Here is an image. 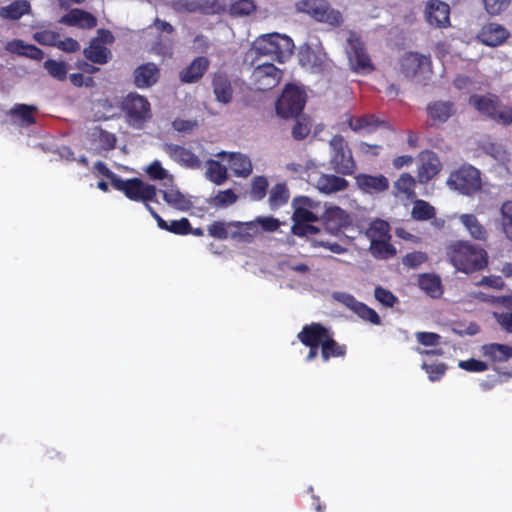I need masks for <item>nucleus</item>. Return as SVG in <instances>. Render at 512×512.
Here are the masks:
<instances>
[{
  "mask_svg": "<svg viewBox=\"0 0 512 512\" xmlns=\"http://www.w3.org/2000/svg\"><path fill=\"white\" fill-rule=\"evenodd\" d=\"M445 251L449 262L458 271L467 274L480 271L488 264L486 250L467 240L451 241Z\"/></svg>",
  "mask_w": 512,
  "mask_h": 512,
  "instance_id": "obj_1",
  "label": "nucleus"
},
{
  "mask_svg": "<svg viewBox=\"0 0 512 512\" xmlns=\"http://www.w3.org/2000/svg\"><path fill=\"white\" fill-rule=\"evenodd\" d=\"M253 49L258 55L283 63L293 54L294 43L289 36L274 32L257 37Z\"/></svg>",
  "mask_w": 512,
  "mask_h": 512,
  "instance_id": "obj_2",
  "label": "nucleus"
},
{
  "mask_svg": "<svg viewBox=\"0 0 512 512\" xmlns=\"http://www.w3.org/2000/svg\"><path fill=\"white\" fill-rule=\"evenodd\" d=\"M116 190L121 191L124 195L135 202H142L145 208L151 213L155 210L150 202L158 203L157 188L155 185L147 183L140 178L133 177L129 179H120L117 181Z\"/></svg>",
  "mask_w": 512,
  "mask_h": 512,
  "instance_id": "obj_3",
  "label": "nucleus"
},
{
  "mask_svg": "<svg viewBox=\"0 0 512 512\" xmlns=\"http://www.w3.org/2000/svg\"><path fill=\"white\" fill-rule=\"evenodd\" d=\"M447 184L451 189L471 196L482 189L481 173L474 166L464 164L450 173Z\"/></svg>",
  "mask_w": 512,
  "mask_h": 512,
  "instance_id": "obj_4",
  "label": "nucleus"
},
{
  "mask_svg": "<svg viewBox=\"0 0 512 512\" xmlns=\"http://www.w3.org/2000/svg\"><path fill=\"white\" fill-rule=\"evenodd\" d=\"M472 105L481 114L504 125L512 124V107H502L499 97L494 94L477 95L469 98Z\"/></svg>",
  "mask_w": 512,
  "mask_h": 512,
  "instance_id": "obj_5",
  "label": "nucleus"
},
{
  "mask_svg": "<svg viewBox=\"0 0 512 512\" xmlns=\"http://www.w3.org/2000/svg\"><path fill=\"white\" fill-rule=\"evenodd\" d=\"M329 146L331 168L338 174L352 175L357 165L344 137L339 134L334 135L329 141Z\"/></svg>",
  "mask_w": 512,
  "mask_h": 512,
  "instance_id": "obj_6",
  "label": "nucleus"
},
{
  "mask_svg": "<svg viewBox=\"0 0 512 512\" xmlns=\"http://www.w3.org/2000/svg\"><path fill=\"white\" fill-rule=\"evenodd\" d=\"M306 92L295 84H287L276 101V112L282 118H296L304 109Z\"/></svg>",
  "mask_w": 512,
  "mask_h": 512,
  "instance_id": "obj_7",
  "label": "nucleus"
},
{
  "mask_svg": "<svg viewBox=\"0 0 512 512\" xmlns=\"http://www.w3.org/2000/svg\"><path fill=\"white\" fill-rule=\"evenodd\" d=\"M297 12L306 13L314 20L339 27L343 23L340 11L330 7L325 0H300L295 3Z\"/></svg>",
  "mask_w": 512,
  "mask_h": 512,
  "instance_id": "obj_8",
  "label": "nucleus"
},
{
  "mask_svg": "<svg viewBox=\"0 0 512 512\" xmlns=\"http://www.w3.org/2000/svg\"><path fill=\"white\" fill-rule=\"evenodd\" d=\"M122 110L125 113L127 123L135 129H142L145 123L152 118L149 101L146 97L137 93H129L125 97Z\"/></svg>",
  "mask_w": 512,
  "mask_h": 512,
  "instance_id": "obj_9",
  "label": "nucleus"
},
{
  "mask_svg": "<svg viewBox=\"0 0 512 512\" xmlns=\"http://www.w3.org/2000/svg\"><path fill=\"white\" fill-rule=\"evenodd\" d=\"M399 69L405 78L421 82L432 73L431 58L417 52H406L400 58Z\"/></svg>",
  "mask_w": 512,
  "mask_h": 512,
  "instance_id": "obj_10",
  "label": "nucleus"
},
{
  "mask_svg": "<svg viewBox=\"0 0 512 512\" xmlns=\"http://www.w3.org/2000/svg\"><path fill=\"white\" fill-rule=\"evenodd\" d=\"M281 78L282 71L269 62L258 64L251 74L252 84L260 91H267L276 87Z\"/></svg>",
  "mask_w": 512,
  "mask_h": 512,
  "instance_id": "obj_11",
  "label": "nucleus"
},
{
  "mask_svg": "<svg viewBox=\"0 0 512 512\" xmlns=\"http://www.w3.org/2000/svg\"><path fill=\"white\" fill-rule=\"evenodd\" d=\"M347 55L353 71L357 73H370L375 69L364 43L359 39H349Z\"/></svg>",
  "mask_w": 512,
  "mask_h": 512,
  "instance_id": "obj_12",
  "label": "nucleus"
},
{
  "mask_svg": "<svg viewBox=\"0 0 512 512\" xmlns=\"http://www.w3.org/2000/svg\"><path fill=\"white\" fill-rule=\"evenodd\" d=\"M317 332L320 333L321 357L324 362L331 358H342L346 355L347 347L345 344H339L333 337L330 329L316 322Z\"/></svg>",
  "mask_w": 512,
  "mask_h": 512,
  "instance_id": "obj_13",
  "label": "nucleus"
},
{
  "mask_svg": "<svg viewBox=\"0 0 512 512\" xmlns=\"http://www.w3.org/2000/svg\"><path fill=\"white\" fill-rule=\"evenodd\" d=\"M425 19L435 28H448L450 23V6L441 0H429L425 6Z\"/></svg>",
  "mask_w": 512,
  "mask_h": 512,
  "instance_id": "obj_14",
  "label": "nucleus"
},
{
  "mask_svg": "<svg viewBox=\"0 0 512 512\" xmlns=\"http://www.w3.org/2000/svg\"><path fill=\"white\" fill-rule=\"evenodd\" d=\"M355 184L361 192L369 195L384 193L390 187L388 178L383 174L359 173L355 176Z\"/></svg>",
  "mask_w": 512,
  "mask_h": 512,
  "instance_id": "obj_15",
  "label": "nucleus"
},
{
  "mask_svg": "<svg viewBox=\"0 0 512 512\" xmlns=\"http://www.w3.org/2000/svg\"><path fill=\"white\" fill-rule=\"evenodd\" d=\"M165 153L175 162L187 168L198 169L201 167V160L191 150L173 143L163 144Z\"/></svg>",
  "mask_w": 512,
  "mask_h": 512,
  "instance_id": "obj_16",
  "label": "nucleus"
},
{
  "mask_svg": "<svg viewBox=\"0 0 512 512\" xmlns=\"http://www.w3.org/2000/svg\"><path fill=\"white\" fill-rule=\"evenodd\" d=\"M320 333L317 332L316 322L303 326L302 330L298 333L297 338L299 341L309 348L306 361H312L318 356V349L320 348Z\"/></svg>",
  "mask_w": 512,
  "mask_h": 512,
  "instance_id": "obj_17",
  "label": "nucleus"
},
{
  "mask_svg": "<svg viewBox=\"0 0 512 512\" xmlns=\"http://www.w3.org/2000/svg\"><path fill=\"white\" fill-rule=\"evenodd\" d=\"M509 37V32L505 27L497 23H489L485 25L479 35V40L490 47H496L503 44Z\"/></svg>",
  "mask_w": 512,
  "mask_h": 512,
  "instance_id": "obj_18",
  "label": "nucleus"
},
{
  "mask_svg": "<svg viewBox=\"0 0 512 512\" xmlns=\"http://www.w3.org/2000/svg\"><path fill=\"white\" fill-rule=\"evenodd\" d=\"M427 115L432 125L445 123L455 114V105L451 101H434L426 107Z\"/></svg>",
  "mask_w": 512,
  "mask_h": 512,
  "instance_id": "obj_19",
  "label": "nucleus"
},
{
  "mask_svg": "<svg viewBox=\"0 0 512 512\" xmlns=\"http://www.w3.org/2000/svg\"><path fill=\"white\" fill-rule=\"evenodd\" d=\"M160 70L154 63L148 62L138 66L133 73L134 84L138 88L153 86L159 79Z\"/></svg>",
  "mask_w": 512,
  "mask_h": 512,
  "instance_id": "obj_20",
  "label": "nucleus"
},
{
  "mask_svg": "<svg viewBox=\"0 0 512 512\" xmlns=\"http://www.w3.org/2000/svg\"><path fill=\"white\" fill-rule=\"evenodd\" d=\"M59 22L67 26H76L83 29H92L97 25L96 17L81 9H72L62 16Z\"/></svg>",
  "mask_w": 512,
  "mask_h": 512,
  "instance_id": "obj_21",
  "label": "nucleus"
},
{
  "mask_svg": "<svg viewBox=\"0 0 512 512\" xmlns=\"http://www.w3.org/2000/svg\"><path fill=\"white\" fill-rule=\"evenodd\" d=\"M208 68L209 60L206 57H196L186 68L180 72V80L183 83H195L203 77Z\"/></svg>",
  "mask_w": 512,
  "mask_h": 512,
  "instance_id": "obj_22",
  "label": "nucleus"
},
{
  "mask_svg": "<svg viewBox=\"0 0 512 512\" xmlns=\"http://www.w3.org/2000/svg\"><path fill=\"white\" fill-rule=\"evenodd\" d=\"M482 355L493 363H505L512 358V346L501 343H487L481 348Z\"/></svg>",
  "mask_w": 512,
  "mask_h": 512,
  "instance_id": "obj_23",
  "label": "nucleus"
},
{
  "mask_svg": "<svg viewBox=\"0 0 512 512\" xmlns=\"http://www.w3.org/2000/svg\"><path fill=\"white\" fill-rule=\"evenodd\" d=\"M212 86L218 102L223 104L231 102L233 97V88L229 77L225 73H215L212 80Z\"/></svg>",
  "mask_w": 512,
  "mask_h": 512,
  "instance_id": "obj_24",
  "label": "nucleus"
},
{
  "mask_svg": "<svg viewBox=\"0 0 512 512\" xmlns=\"http://www.w3.org/2000/svg\"><path fill=\"white\" fill-rule=\"evenodd\" d=\"M326 228L333 232H339L351 225L350 215L340 207H332L325 213Z\"/></svg>",
  "mask_w": 512,
  "mask_h": 512,
  "instance_id": "obj_25",
  "label": "nucleus"
},
{
  "mask_svg": "<svg viewBox=\"0 0 512 512\" xmlns=\"http://www.w3.org/2000/svg\"><path fill=\"white\" fill-rule=\"evenodd\" d=\"M440 171V162L434 153H428L426 157L421 158V163L417 170L418 181L422 184L428 183Z\"/></svg>",
  "mask_w": 512,
  "mask_h": 512,
  "instance_id": "obj_26",
  "label": "nucleus"
},
{
  "mask_svg": "<svg viewBox=\"0 0 512 512\" xmlns=\"http://www.w3.org/2000/svg\"><path fill=\"white\" fill-rule=\"evenodd\" d=\"M258 233L256 222L232 221L231 239L234 241L250 243Z\"/></svg>",
  "mask_w": 512,
  "mask_h": 512,
  "instance_id": "obj_27",
  "label": "nucleus"
},
{
  "mask_svg": "<svg viewBox=\"0 0 512 512\" xmlns=\"http://www.w3.org/2000/svg\"><path fill=\"white\" fill-rule=\"evenodd\" d=\"M416 179L409 173H402L393 184V194L406 200L416 197Z\"/></svg>",
  "mask_w": 512,
  "mask_h": 512,
  "instance_id": "obj_28",
  "label": "nucleus"
},
{
  "mask_svg": "<svg viewBox=\"0 0 512 512\" xmlns=\"http://www.w3.org/2000/svg\"><path fill=\"white\" fill-rule=\"evenodd\" d=\"M37 108L27 104H15L9 111L11 120L22 127H28L36 123L34 113Z\"/></svg>",
  "mask_w": 512,
  "mask_h": 512,
  "instance_id": "obj_29",
  "label": "nucleus"
},
{
  "mask_svg": "<svg viewBox=\"0 0 512 512\" xmlns=\"http://www.w3.org/2000/svg\"><path fill=\"white\" fill-rule=\"evenodd\" d=\"M292 205L294 207L292 215L293 223L318 221L317 215L308 209L311 205V200L308 197H296L293 199Z\"/></svg>",
  "mask_w": 512,
  "mask_h": 512,
  "instance_id": "obj_30",
  "label": "nucleus"
},
{
  "mask_svg": "<svg viewBox=\"0 0 512 512\" xmlns=\"http://www.w3.org/2000/svg\"><path fill=\"white\" fill-rule=\"evenodd\" d=\"M83 53L92 63L100 65L108 63L112 56L111 51L106 46L102 45L100 39H92Z\"/></svg>",
  "mask_w": 512,
  "mask_h": 512,
  "instance_id": "obj_31",
  "label": "nucleus"
},
{
  "mask_svg": "<svg viewBox=\"0 0 512 512\" xmlns=\"http://www.w3.org/2000/svg\"><path fill=\"white\" fill-rule=\"evenodd\" d=\"M346 305L355 312L362 320L373 325H381V318L378 313L363 302L357 301L353 296H348Z\"/></svg>",
  "mask_w": 512,
  "mask_h": 512,
  "instance_id": "obj_32",
  "label": "nucleus"
},
{
  "mask_svg": "<svg viewBox=\"0 0 512 512\" xmlns=\"http://www.w3.org/2000/svg\"><path fill=\"white\" fill-rule=\"evenodd\" d=\"M348 185L345 178L333 174H322L317 180V188L326 194L344 191Z\"/></svg>",
  "mask_w": 512,
  "mask_h": 512,
  "instance_id": "obj_33",
  "label": "nucleus"
},
{
  "mask_svg": "<svg viewBox=\"0 0 512 512\" xmlns=\"http://www.w3.org/2000/svg\"><path fill=\"white\" fill-rule=\"evenodd\" d=\"M152 217L156 220L159 228L177 235H188L191 231V224L187 218L166 222L155 210H151Z\"/></svg>",
  "mask_w": 512,
  "mask_h": 512,
  "instance_id": "obj_34",
  "label": "nucleus"
},
{
  "mask_svg": "<svg viewBox=\"0 0 512 512\" xmlns=\"http://www.w3.org/2000/svg\"><path fill=\"white\" fill-rule=\"evenodd\" d=\"M459 220L473 239L478 241L487 240L488 232L476 215L462 214L460 215Z\"/></svg>",
  "mask_w": 512,
  "mask_h": 512,
  "instance_id": "obj_35",
  "label": "nucleus"
},
{
  "mask_svg": "<svg viewBox=\"0 0 512 512\" xmlns=\"http://www.w3.org/2000/svg\"><path fill=\"white\" fill-rule=\"evenodd\" d=\"M228 156L229 166L234 175L238 177H247L252 173L253 167L249 157L236 152L230 153Z\"/></svg>",
  "mask_w": 512,
  "mask_h": 512,
  "instance_id": "obj_36",
  "label": "nucleus"
},
{
  "mask_svg": "<svg viewBox=\"0 0 512 512\" xmlns=\"http://www.w3.org/2000/svg\"><path fill=\"white\" fill-rule=\"evenodd\" d=\"M164 201L181 211H187L191 208V201L186 198L184 194H182L178 189L173 186L170 189L161 190Z\"/></svg>",
  "mask_w": 512,
  "mask_h": 512,
  "instance_id": "obj_37",
  "label": "nucleus"
},
{
  "mask_svg": "<svg viewBox=\"0 0 512 512\" xmlns=\"http://www.w3.org/2000/svg\"><path fill=\"white\" fill-rule=\"evenodd\" d=\"M290 192L286 183H277L269 191L268 203L271 210H277L288 203Z\"/></svg>",
  "mask_w": 512,
  "mask_h": 512,
  "instance_id": "obj_38",
  "label": "nucleus"
},
{
  "mask_svg": "<svg viewBox=\"0 0 512 512\" xmlns=\"http://www.w3.org/2000/svg\"><path fill=\"white\" fill-rule=\"evenodd\" d=\"M30 11V4L26 0H16L0 8V17L3 19L18 20Z\"/></svg>",
  "mask_w": 512,
  "mask_h": 512,
  "instance_id": "obj_39",
  "label": "nucleus"
},
{
  "mask_svg": "<svg viewBox=\"0 0 512 512\" xmlns=\"http://www.w3.org/2000/svg\"><path fill=\"white\" fill-rule=\"evenodd\" d=\"M418 285L421 290L426 292L432 298H438L442 294L441 280L434 274H422L418 279Z\"/></svg>",
  "mask_w": 512,
  "mask_h": 512,
  "instance_id": "obj_40",
  "label": "nucleus"
},
{
  "mask_svg": "<svg viewBox=\"0 0 512 512\" xmlns=\"http://www.w3.org/2000/svg\"><path fill=\"white\" fill-rule=\"evenodd\" d=\"M91 140L97 143L99 148L105 151L113 150L116 147L117 138L101 127H94L91 131Z\"/></svg>",
  "mask_w": 512,
  "mask_h": 512,
  "instance_id": "obj_41",
  "label": "nucleus"
},
{
  "mask_svg": "<svg viewBox=\"0 0 512 512\" xmlns=\"http://www.w3.org/2000/svg\"><path fill=\"white\" fill-rule=\"evenodd\" d=\"M206 178L216 185L223 184L227 178V168L222 165L219 161L209 159L206 162Z\"/></svg>",
  "mask_w": 512,
  "mask_h": 512,
  "instance_id": "obj_42",
  "label": "nucleus"
},
{
  "mask_svg": "<svg viewBox=\"0 0 512 512\" xmlns=\"http://www.w3.org/2000/svg\"><path fill=\"white\" fill-rule=\"evenodd\" d=\"M300 55V61L303 66H307L314 71H321L324 69L326 62L324 54L318 53L308 47L301 51Z\"/></svg>",
  "mask_w": 512,
  "mask_h": 512,
  "instance_id": "obj_43",
  "label": "nucleus"
},
{
  "mask_svg": "<svg viewBox=\"0 0 512 512\" xmlns=\"http://www.w3.org/2000/svg\"><path fill=\"white\" fill-rule=\"evenodd\" d=\"M370 253L377 259H389L396 255V248L391 239L374 240L370 242Z\"/></svg>",
  "mask_w": 512,
  "mask_h": 512,
  "instance_id": "obj_44",
  "label": "nucleus"
},
{
  "mask_svg": "<svg viewBox=\"0 0 512 512\" xmlns=\"http://www.w3.org/2000/svg\"><path fill=\"white\" fill-rule=\"evenodd\" d=\"M436 210L427 201L417 199L413 203L411 217L416 221H428L435 218Z\"/></svg>",
  "mask_w": 512,
  "mask_h": 512,
  "instance_id": "obj_45",
  "label": "nucleus"
},
{
  "mask_svg": "<svg viewBox=\"0 0 512 512\" xmlns=\"http://www.w3.org/2000/svg\"><path fill=\"white\" fill-rule=\"evenodd\" d=\"M390 224L382 219H376L371 222L367 229L366 235L370 239V242L374 240L391 239Z\"/></svg>",
  "mask_w": 512,
  "mask_h": 512,
  "instance_id": "obj_46",
  "label": "nucleus"
},
{
  "mask_svg": "<svg viewBox=\"0 0 512 512\" xmlns=\"http://www.w3.org/2000/svg\"><path fill=\"white\" fill-rule=\"evenodd\" d=\"M207 231L209 236L218 239V240H226L228 238L231 239V231H232V221H214L208 225Z\"/></svg>",
  "mask_w": 512,
  "mask_h": 512,
  "instance_id": "obj_47",
  "label": "nucleus"
},
{
  "mask_svg": "<svg viewBox=\"0 0 512 512\" xmlns=\"http://www.w3.org/2000/svg\"><path fill=\"white\" fill-rule=\"evenodd\" d=\"M269 183L265 176H255L251 182L250 197L254 201L263 200L268 191Z\"/></svg>",
  "mask_w": 512,
  "mask_h": 512,
  "instance_id": "obj_48",
  "label": "nucleus"
},
{
  "mask_svg": "<svg viewBox=\"0 0 512 512\" xmlns=\"http://www.w3.org/2000/svg\"><path fill=\"white\" fill-rule=\"evenodd\" d=\"M44 68L51 77L58 81H64L67 78V65L63 61L48 59L44 62Z\"/></svg>",
  "mask_w": 512,
  "mask_h": 512,
  "instance_id": "obj_49",
  "label": "nucleus"
},
{
  "mask_svg": "<svg viewBox=\"0 0 512 512\" xmlns=\"http://www.w3.org/2000/svg\"><path fill=\"white\" fill-rule=\"evenodd\" d=\"M256 10L254 0H233L229 12L233 16H247Z\"/></svg>",
  "mask_w": 512,
  "mask_h": 512,
  "instance_id": "obj_50",
  "label": "nucleus"
},
{
  "mask_svg": "<svg viewBox=\"0 0 512 512\" xmlns=\"http://www.w3.org/2000/svg\"><path fill=\"white\" fill-rule=\"evenodd\" d=\"M198 12L206 15L220 14L225 11V0H197Z\"/></svg>",
  "mask_w": 512,
  "mask_h": 512,
  "instance_id": "obj_51",
  "label": "nucleus"
},
{
  "mask_svg": "<svg viewBox=\"0 0 512 512\" xmlns=\"http://www.w3.org/2000/svg\"><path fill=\"white\" fill-rule=\"evenodd\" d=\"M502 229L512 241V200L504 202L500 208Z\"/></svg>",
  "mask_w": 512,
  "mask_h": 512,
  "instance_id": "obj_52",
  "label": "nucleus"
},
{
  "mask_svg": "<svg viewBox=\"0 0 512 512\" xmlns=\"http://www.w3.org/2000/svg\"><path fill=\"white\" fill-rule=\"evenodd\" d=\"M484 151L502 164L509 161V154L502 144L494 142L487 143L484 145Z\"/></svg>",
  "mask_w": 512,
  "mask_h": 512,
  "instance_id": "obj_53",
  "label": "nucleus"
},
{
  "mask_svg": "<svg viewBox=\"0 0 512 512\" xmlns=\"http://www.w3.org/2000/svg\"><path fill=\"white\" fill-rule=\"evenodd\" d=\"M238 196L232 189L219 191L218 194L212 198L211 203L216 207H227L234 204Z\"/></svg>",
  "mask_w": 512,
  "mask_h": 512,
  "instance_id": "obj_54",
  "label": "nucleus"
},
{
  "mask_svg": "<svg viewBox=\"0 0 512 512\" xmlns=\"http://www.w3.org/2000/svg\"><path fill=\"white\" fill-rule=\"evenodd\" d=\"M375 299L385 307H393L397 302L398 298L388 289L382 286H377L374 291Z\"/></svg>",
  "mask_w": 512,
  "mask_h": 512,
  "instance_id": "obj_55",
  "label": "nucleus"
},
{
  "mask_svg": "<svg viewBox=\"0 0 512 512\" xmlns=\"http://www.w3.org/2000/svg\"><path fill=\"white\" fill-rule=\"evenodd\" d=\"M170 6L176 13L198 12L197 0H172Z\"/></svg>",
  "mask_w": 512,
  "mask_h": 512,
  "instance_id": "obj_56",
  "label": "nucleus"
},
{
  "mask_svg": "<svg viewBox=\"0 0 512 512\" xmlns=\"http://www.w3.org/2000/svg\"><path fill=\"white\" fill-rule=\"evenodd\" d=\"M146 173L152 180H163L168 177L169 181L172 182V176L168 175V172L162 167L159 161L152 162L146 169Z\"/></svg>",
  "mask_w": 512,
  "mask_h": 512,
  "instance_id": "obj_57",
  "label": "nucleus"
},
{
  "mask_svg": "<svg viewBox=\"0 0 512 512\" xmlns=\"http://www.w3.org/2000/svg\"><path fill=\"white\" fill-rule=\"evenodd\" d=\"M427 259L428 258L426 253L421 251H413L411 253L406 254L403 257L402 262L404 266L415 269L422 265L424 262H426Z\"/></svg>",
  "mask_w": 512,
  "mask_h": 512,
  "instance_id": "obj_58",
  "label": "nucleus"
},
{
  "mask_svg": "<svg viewBox=\"0 0 512 512\" xmlns=\"http://www.w3.org/2000/svg\"><path fill=\"white\" fill-rule=\"evenodd\" d=\"M422 369L426 371L431 381H439L446 372V365L444 363L437 364H422Z\"/></svg>",
  "mask_w": 512,
  "mask_h": 512,
  "instance_id": "obj_59",
  "label": "nucleus"
},
{
  "mask_svg": "<svg viewBox=\"0 0 512 512\" xmlns=\"http://www.w3.org/2000/svg\"><path fill=\"white\" fill-rule=\"evenodd\" d=\"M486 11L490 15H499L510 6L511 0H483Z\"/></svg>",
  "mask_w": 512,
  "mask_h": 512,
  "instance_id": "obj_60",
  "label": "nucleus"
},
{
  "mask_svg": "<svg viewBox=\"0 0 512 512\" xmlns=\"http://www.w3.org/2000/svg\"><path fill=\"white\" fill-rule=\"evenodd\" d=\"M253 222H256L257 227H261L265 232H274L279 229L280 221L272 216H259Z\"/></svg>",
  "mask_w": 512,
  "mask_h": 512,
  "instance_id": "obj_61",
  "label": "nucleus"
},
{
  "mask_svg": "<svg viewBox=\"0 0 512 512\" xmlns=\"http://www.w3.org/2000/svg\"><path fill=\"white\" fill-rule=\"evenodd\" d=\"M311 127L305 119H297L293 128L292 136L295 140H303L310 133Z\"/></svg>",
  "mask_w": 512,
  "mask_h": 512,
  "instance_id": "obj_62",
  "label": "nucleus"
},
{
  "mask_svg": "<svg viewBox=\"0 0 512 512\" xmlns=\"http://www.w3.org/2000/svg\"><path fill=\"white\" fill-rule=\"evenodd\" d=\"M459 367L469 372H483L488 369V364L474 358L460 361Z\"/></svg>",
  "mask_w": 512,
  "mask_h": 512,
  "instance_id": "obj_63",
  "label": "nucleus"
},
{
  "mask_svg": "<svg viewBox=\"0 0 512 512\" xmlns=\"http://www.w3.org/2000/svg\"><path fill=\"white\" fill-rule=\"evenodd\" d=\"M493 317L503 331L512 333V312H494Z\"/></svg>",
  "mask_w": 512,
  "mask_h": 512,
  "instance_id": "obj_64",
  "label": "nucleus"
}]
</instances>
